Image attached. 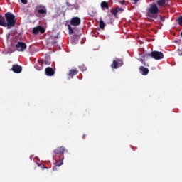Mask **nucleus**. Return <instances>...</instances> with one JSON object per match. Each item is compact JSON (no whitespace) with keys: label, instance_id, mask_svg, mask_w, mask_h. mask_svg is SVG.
<instances>
[{"label":"nucleus","instance_id":"nucleus-31","mask_svg":"<svg viewBox=\"0 0 182 182\" xmlns=\"http://www.w3.org/2000/svg\"><path fill=\"white\" fill-rule=\"evenodd\" d=\"M82 70H86V68H85V69H82Z\"/></svg>","mask_w":182,"mask_h":182},{"label":"nucleus","instance_id":"nucleus-9","mask_svg":"<svg viewBox=\"0 0 182 182\" xmlns=\"http://www.w3.org/2000/svg\"><path fill=\"white\" fill-rule=\"evenodd\" d=\"M39 33H45V28L41 26H38L33 28V35H38Z\"/></svg>","mask_w":182,"mask_h":182},{"label":"nucleus","instance_id":"nucleus-8","mask_svg":"<svg viewBox=\"0 0 182 182\" xmlns=\"http://www.w3.org/2000/svg\"><path fill=\"white\" fill-rule=\"evenodd\" d=\"M82 22L80 18L79 17H73L70 21L71 26H79Z\"/></svg>","mask_w":182,"mask_h":182},{"label":"nucleus","instance_id":"nucleus-28","mask_svg":"<svg viewBox=\"0 0 182 182\" xmlns=\"http://www.w3.org/2000/svg\"><path fill=\"white\" fill-rule=\"evenodd\" d=\"M132 1H134V2L135 4H137V2H139V0H132Z\"/></svg>","mask_w":182,"mask_h":182},{"label":"nucleus","instance_id":"nucleus-11","mask_svg":"<svg viewBox=\"0 0 182 182\" xmlns=\"http://www.w3.org/2000/svg\"><path fill=\"white\" fill-rule=\"evenodd\" d=\"M45 73L46 76H53L55 75V70L50 67H48L45 70Z\"/></svg>","mask_w":182,"mask_h":182},{"label":"nucleus","instance_id":"nucleus-18","mask_svg":"<svg viewBox=\"0 0 182 182\" xmlns=\"http://www.w3.org/2000/svg\"><path fill=\"white\" fill-rule=\"evenodd\" d=\"M111 14H112V15H114V16H117V14H119V11L117 10V9H112Z\"/></svg>","mask_w":182,"mask_h":182},{"label":"nucleus","instance_id":"nucleus-12","mask_svg":"<svg viewBox=\"0 0 182 182\" xmlns=\"http://www.w3.org/2000/svg\"><path fill=\"white\" fill-rule=\"evenodd\" d=\"M139 71L144 76H147V75H149V68H145L144 66H140Z\"/></svg>","mask_w":182,"mask_h":182},{"label":"nucleus","instance_id":"nucleus-3","mask_svg":"<svg viewBox=\"0 0 182 182\" xmlns=\"http://www.w3.org/2000/svg\"><path fill=\"white\" fill-rule=\"evenodd\" d=\"M16 25L15 15L11 12H7L4 14V28H14Z\"/></svg>","mask_w":182,"mask_h":182},{"label":"nucleus","instance_id":"nucleus-20","mask_svg":"<svg viewBox=\"0 0 182 182\" xmlns=\"http://www.w3.org/2000/svg\"><path fill=\"white\" fill-rule=\"evenodd\" d=\"M164 4H166V0H159L157 1V4L159 6H163V5H164Z\"/></svg>","mask_w":182,"mask_h":182},{"label":"nucleus","instance_id":"nucleus-25","mask_svg":"<svg viewBox=\"0 0 182 182\" xmlns=\"http://www.w3.org/2000/svg\"><path fill=\"white\" fill-rule=\"evenodd\" d=\"M43 65H50V62L48 60H45L43 61Z\"/></svg>","mask_w":182,"mask_h":182},{"label":"nucleus","instance_id":"nucleus-2","mask_svg":"<svg viewBox=\"0 0 182 182\" xmlns=\"http://www.w3.org/2000/svg\"><path fill=\"white\" fill-rule=\"evenodd\" d=\"M159 12H160L159 6H157L156 3H153L146 9L147 19H149L150 22H154L155 19H159Z\"/></svg>","mask_w":182,"mask_h":182},{"label":"nucleus","instance_id":"nucleus-21","mask_svg":"<svg viewBox=\"0 0 182 182\" xmlns=\"http://www.w3.org/2000/svg\"><path fill=\"white\" fill-rule=\"evenodd\" d=\"M67 6L68 9L72 10L75 9V6L73 4H70L69 2H67Z\"/></svg>","mask_w":182,"mask_h":182},{"label":"nucleus","instance_id":"nucleus-22","mask_svg":"<svg viewBox=\"0 0 182 182\" xmlns=\"http://www.w3.org/2000/svg\"><path fill=\"white\" fill-rule=\"evenodd\" d=\"M68 32L70 35H72L73 33V29L72 28V26H70V24L68 25Z\"/></svg>","mask_w":182,"mask_h":182},{"label":"nucleus","instance_id":"nucleus-6","mask_svg":"<svg viewBox=\"0 0 182 182\" xmlns=\"http://www.w3.org/2000/svg\"><path fill=\"white\" fill-rule=\"evenodd\" d=\"M120 66H123V60H122V59L120 58L114 60L112 63L111 64L112 69H119Z\"/></svg>","mask_w":182,"mask_h":182},{"label":"nucleus","instance_id":"nucleus-17","mask_svg":"<svg viewBox=\"0 0 182 182\" xmlns=\"http://www.w3.org/2000/svg\"><path fill=\"white\" fill-rule=\"evenodd\" d=\"M72 41L77 43L79 41V35H74L72 38Z\"/></svg>","mask_w":182,"mask_h":182},{"label":"nucleus","instance_id":"nucleus-5","mask_svg":"<svg viewBox=\"0 0 182 182\" xmlns=\"http://www.w3.org/2000/svg\"><path fill=\"white\" fill-rule=\"evenodd\" d=\"M35 14H38V15L45 17L48 14V10L44 6H37L35 9Z\"/></svg>","mask_w":182,"mask_h":182},{"label":"nucleus","instance_id":"nucleus-29","mask_svg":"<svg viewBox=\"0 0 182 182\" xmlns=\"http://www.w3.org/2000/svg\"><path fill=\"white\" fill-rule=\"evenodd\" d=\"M119 11H123V9L122 8H118Z\"/></svg>","mask_w":182,"mask_h":182},{"label":"nucleus","instance_id":"nucleus-14","mask_svg":"<svg viewBox=\"0 0 182 182\" xmlns=\"http://www.w3.org/2000/svg\"><path fill=\"white\" fill-rule=\"evenodd\" d=\"M101 8L102 9H109V3H107V1L101 2Z\"/></svg>","mask_w":182,"mask_h":182},{"label":"nucleus","instance_id":"nucleus-1","mask_svg":"<svg viewBox=\"0 0 182 182\" xmlns=\"http://www.w3.org/2000/svg\"><path fill=\"white\" fill-rule=\"evenodd\" d=\"M65 151H68L63 146H59L53 151V157L56 161L55 167H60L63 164V159H65L63 154H65Z\"/></svg>","mask_w":182,"mask_h":182},{"label":"nucleus","instance_id":"nucleus-15","mask_svg":"<svg viewBox=\"0 0 182 182\" xmlns=\"http://www.w3.org/2000/svg\"><path fill=\"white\" fill-rule=\"evenodd\" d=\"M144 58H138L139 62H141L144 66H149V64L146 63L144 60L149 59V58H144V55L143 56Z\"/></svg>","mask_w":182,"mask_h":182},{"label":"nucleus","instance_id":"nucleus-30","mask_svg":"<svg viewBox=\"0 0 182 182\" xmlns=\"http://www.w3.org/2000/svg\"><path fill=\"white\" fill-rule=\"evenodd\" d=\"M122 5H123V4H124V1H122Z\"/></svg>","mask_w":182,"mask_h":182},{"label":"nucleus","instance_id":"nucleus-16","mask_svg":"<svg viewBox=\"0 0 182 182\" xmlns=\"http://www.w3.org/2000/svg\"><path fill=\"white\" fill-rule=\"evenodd\" d=\"M99 26H100V29H105V26H106V24L105 23V22L103 21V20L102 18L100 19Z\"/></svg>","mask_w":182,"mask_h":182},{"label":"nucleus","instance_id":"nucleus-7","mask_svg":"<svg viewBox=\"0 0 182 182\" xmlns=\"http://www.w3.org/2000/svg\"><path fill=\"white\" fill-rule=\"evenodd\" d=\"M16 48L18 52H25V49H26L27 46L26 43L18 41L16 45Z\"/></svg>","mask_w":182,"mask_h":182},{"label":"nucleus","instance_id":"nucleus-26","mask_svg":"<svg viewBox=\"0 0 182 182\" xmlns=\"http://www.w3.org/2000/svg\"><path fill=\"white\" fill-rule=\"evenodd\" d=\"M21 1L22 2V4H23L24 5L28 4V0H21Z\"/></svg>","mask_w":182,"mask_h":182},{"label":"nucleus","instance_id":"nucleus-19","mask_svg":"<svg viewBox=\"0 0 182 182\" xmlns=\"http://www.w3.org/2000/svg\"><path fill=\"white\" fill-rule=\"evenodd\" d=\"M0 26L4 27V17L2 15H0Z\"/></svg>","mask_w":182,"mask_h":182},{"label":"nucleus","instance_id":"nucleus-13","mask_svg":"<svg viewBox=\"0 0 182 182\" xmlns=\"http://www.w3.org/2000/svg\"><path fill=\"white\" fill-rule=\"evenodd\" d=\"M77 73H79V71H77V70H76V69L70 70L68 76H70V77H72V79H73V77L76 76V75Z\"/></svg>","mask_w":182,"mask_h":182},{"label":"nucleus","instance_id":"nucleus-4","mask_svg":"<svg viewBox=\"0 0 182 182\" xmlns=\"http://www.w3.org/2000/svg\"><path fill=\"white\" fill-rule=\"evenodd\" d=\"M150 58L155 59V60H160L164 58V55L163 53L156 50L152 51L151 53H146L144 55V59H150Z\"/></svg>","mask_w":182,"mask_h":182},{"label":"nucleus","instance_id":"nucleus-27","mask_svg":"<svg viewBox=\"0 0 182 182\" xmlns=\"http://www.w3.org/2000/svg\"><path fill=\"white\" fill-rule=\"evenodd\" d=\"M45 168H48V167H46L44 165L42 166V169L45 170Z\"/></svg>","mask_w":182,"mask_h":182},{"label":"nucleus","instance_id":"nucleus-10","mask_svg":"<svg viewBox=\"0 0 182 182\" xmlns=\"http://www.w3.org/2000/svg\"><path fill=\"white\" fill-rule=\"evenodd\" d=\"M11 70H13L14 73H21V72H22V67L18 64H16L12 66Z\"/></svg>","mask_w":182,"mask_h":182},{"label":"nucleus","instance_id":"nucleus-24","mask_svg":"<svg viewBox=\"0 0 182 182\" xmlns=\"http://www.w3.org/2000/svg\"><path fill=\"white\" fill-rule=\"evenodd\" d=\"M160 18V21H161V22H164V21H166V17L165 16H161V15H160V14H159V18H158V19Z\"/></svg>","mask_w":182,"mask_h":182},{"label":"nucleus","instance_id":"nucleus-23","mask_svg":"<svg viewBox=\"0 0 182 182\" xmlns=\"http://www.w3.org/2000/svg\"><path fill=\"white\" fill-rule=\"evenodd\" d=\"M177 22L178 23V25H180V26H182V16L178 17V18L177 19Z\"/></svg>","mask_w":182,"mask_h":182}]
</instances>
